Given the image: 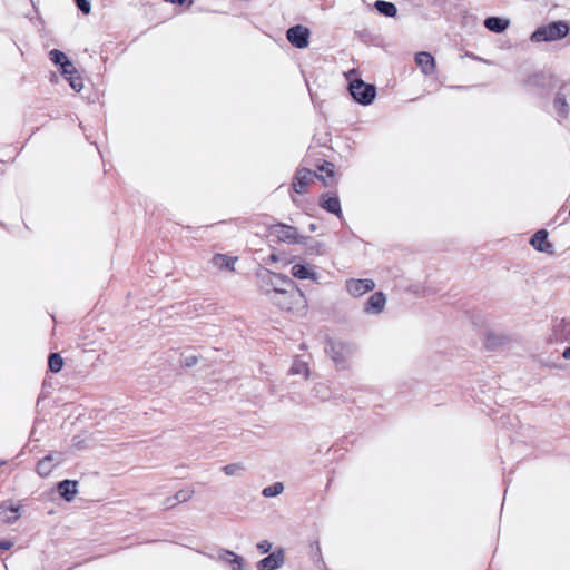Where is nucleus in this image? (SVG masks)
Returning a JSON list of instances; mask_svg holds the SVG:
<instances>
[{"mask_svg": "<svg viewBox=\"0 0 570 570\" xmlns=\"http://www.w3.org/2000/svg\"><path fill=\"white\" fill-rule=\"evenodd\" d=\"M325 352L330 355L337 371H345L350 368V360L355 354L356 346L351 342L328 338Z\"/></svg>", "mask_w": 570, "mask_h": 570, "instance_id": "1", "label": "nucleus"}, {"mask_svg": "<svg viewBox=\"0 0 570 570\" xmlns=\"http://www.w3.org/2000/svg\"><path fill=\"white\" fill-rule=\"evenodd\" d=\"M569 29V24L566 21H553L537 28L532 32L530 40L532 42H551L561 40L567 37Z\"/></svg>", "mask_w": 570, "mask_h": 570, "instance_id": "2", "label": "nucleus"}, {"mask_svg": "<svg viewBox=\"0 0 570 570\" xmlns=\"http://www.w3.org/2000/svg\"><path fill=\"white\" fill-rule=\"evenodd\" d=\"M348 90L354 100L363 106L371 105L376 96V87L365 83L360 78L350 80Z\"/></svg>", "mask_w": 570, "mask_h": 570, "instance_id": "3", "label": "nucleus"}, {"mask_svg": "<svg viewBox=\"0 0 570 570\" xmlns=\"http://www.w3.org/2000/svg\"><path fill=\"white\" fill-rule=\"evenodd\" d=\"M259 277L266 284L273 287V292L279 296L287 295V288L293 289L295 287V283L286 275L271 272L269 269H264Z\"/></svg>", "mask_w": 570, "mask_h": 570, "instance_id": "4", "label": "nucleus"}, {"mask_svg": "<svg viewBox=\"0 0 570 570\" xmlns=\"http://www.w3.org/2000/svg\"><path fill=\"white\" fill-rule=\"evenodd\" d=\"M549 344L552 343H570V320L553 318L551 321L550 334L547 338Z\"/></svg>", "mask_w": 570, "mask_h": 570, "instance_id": "5", "label": "nucleus"}, {"mask_svg": "<svg viewBox=\"0 0 570 570\" xmlns=\"http://www.w3.org/2000/svg\"><path fill=\"white\" fill-rule=\"evenodd\" d=\"M569 95L570 85L562 83L553 97L552 106L559 121H563L569 118L570 106L567 100Z\"/></svg>", "mask_w": 570, "mask_h": 570, "instance_id": "6", "label": "nucleus"}, {"mask_svg": "<svg viewBox=\"0 0 570 570\" xmlns=\"http://www.w3.org/2000/svg\"><path fill=\"white\" fill-rule=\"evenodd\" d=\"M375 288V282L371 278H348L345 281V289L354 298L361 297Z\"/></svg>", "mask_w": 570, "mask_h": 570, "instance_id": "7", "label": "nucleus"}, {"mask_svg": "<svg viewBox=\"0 0 570 570\" xmlns=\"http://www.w3.org/2000/svg\"><path fill=\"white\" fill-rule=\"evenodd\" d=\"M309 35H311L309 29L302 24L291 27L286 31L287 40L289 41V43L293 47H295L297 49H304L308 46Z\"/></svg>", "mask_w": 570, "mask_h": 570, "instance_id": "8", "label": "nucleus"}, {"mask_svg": "<svg viewBox=\"0 0 570 570\" xmlns=\"http://www.w3.org/2000/svg\"><path fill=\"white\" fill-rule=\"evenodd\" d=\"M272 233L281 242L287 244H299L303 243L302 236L298 235L297 228L286 224H275L272 226Z\"/></svg>", "mask_w": 570, "mask_h": 570, "instance_id": "9", "label": "nucleus"}, {"mask_svg": "<svg viewBox=\"0 0 570 570\" xmlns=\"http://www.w3.org/2000/svg\"><path fill=\"white\" fill-rule=\"evenodd\" d=\"M62 461H63L62 453H50V454L46 455L45 458H42L37 463L36 471L40 476L46 478L52 472V470L56 466L60 465L62 463Z\"/></svg>", "mask_w": 570, "mask_h": 570, "instance_id": "10", "label": "nucleus"}, {"mask_svg": "<svg viewBox=\"0 0 570 570\" xmlns=\"http://www.w3.org/2000/svg\"><path fill=\"white\" fill-rule=\"evenodd\" d=\"M312 177H316L324 181V184L327 186L324 177L322 175L313 174L307 168H301L296 171L293 180V189L297 194H303L305 191L306 186L311 181Z\"/></svg>", "mask_w": 570, "mask_h": 570, "instance_id": "11", "label": "nucleus"}, {"mask_svg": "<svg viewBox=\"0 0 570 570\" xmlns=\"http://www.w3.org/2000/svg\"><path fill=\"white\" fill-rule=\"evenodd\" d=\"M385 305V294L383 292H375L365 302L363 312L367 315H379L384 311Z\"/></svg>", "mask_w": 570, "mask_h": 570, "instance_id": "12", "label": "nucleus"}, {"mask_svg": "<svg viewBox=\"0 0 570 570\" xmlns=\"http://www.w3.org/2000/svg\"><path fill=\"white\" fill-rule=\"evenodd\" d=\"M285 562L284 552L282 549H276L267 557L263 558L257 562L258 570H276L281 568Z\"/></svg>", "mask_w": 570, "mask_h": 570, "instance_id": "13", "label": "nucleus"}, {"mask_svg": "<svg viewBox=\"0 0 570 570\" xmlns=\"http://www.w3.org/2000/svg\"><path fill=\"white\" fill-rule=\"evenodd\" d=\"M320 206L338 218L342 217L341 202L336 195L330 193L323 194L320 197Z\"/></svg>", "mask_w": 570, "mask_h": 570, "instance_id": "14", "label": "nucleus"}, {"mask_svg": "<svg viewBox=\"0 0 570 570\" xmlns=\"http://www.w3.org/2000/svg\"><path fill=\"white\" fill-rule=\"evenodd\" d=\"M415 63L421 69V71L426 76L432 75L435 70V60L430 52H417L415 55Z\"/></svg>", "mask_w": 570, "mask_h": 570, "instance_id": "15", "label": "nucleus"}, {"mask_svg": "<svg viewBox=\"0 0 570 570\" xmlns=\"http://www.w3.org/2000/svg\"><path fill=\"white\" fill-rule=\"evenodd\" d=\"M530 244L542 253H551L553 248L552 244L548 242V232L546 229L535 232L531 237Z\"/></svg>", "mask_w": 570, "mask_h": 570, "instance_id": "16", "label": "nucleus"}, {"mask_svg": "<svg viewBox=\"0 0 570 570\" xmlns=\"http://www.w3.org/2000/svg\"><path fill=\"white\" fill-rule=\"evenodd\" d=\"M49 57L55 65L60 66L61 75H69L70 70H73V63L62 51L52 49L49 52Z\"/></svg>", "mask_w": 570, "mask_h": 570, "instance_id": "17", "label": "nucleus"}, {"mask_svg": "<svg viewBox=\"0 0 570 570\" xmlns=\"http://www.w3.org/2000/svg\"><path fill=\"white\" fill-rule=\"evenodd\" d=\"M78 482L75 480H63L57 484V490L61 498H63L67 502H71L78 492Z\"/></svg>", "mask_w": 570, "mask_h": 570, "instance_id": "18", "label": "nucleus"}, {"mask_svg": "<svg viewBox=\"0 0 570 570\" xmlns=\"http://www.w3.org/2000/svg\"><path fill=\"white\" fill-rule=\"evenodd\" d=\"M218 560L234 564L233 570H245L244 559L227 549H220L218 551Z\"/></svg>", "mask_w": 570, "mask_h": 570, "instance_id": "19", "label": "nucleus"}, {"mask_svg": "<svg viewBox=\"0 0 570 570\" xmlns=\"http://www.w3.org/2000/svg\"><path fill=\"white\" fill-rule=\"evenodd\" d=\"M484 27L495 33H501L505 31L510 24L508 19H503L500 17H488L483 22Z\"/></svg>", "mask_w": 570, "mask_h": 570, "instance_id": "20", "label": "nucleus"}, {"mask_svg": "<svg viewBox=\"0 0 570 570\" xmlns=\"http://www.w3.org/2000/svg\"><path fill=\"white\" fill-rule=\"evenodd\" d=\"M303 245L305 247V253L308 255H324L325 254V245L312 237L302 236Z\"/></svg>", "mask_w": 570, "mask_h": 570, "instance_id": "21", "label": "nucleus"}, {"mask_svg": "<svg viewBox=\"0 0 570 570\" xmlns=\"http://www.w3.org/2000/svg\"><path fill=\"white\" fill-rule=\"evenodd\" d=\"M292 275L298 279H312L315 282L318 278V275L304 264H294L292 266Z\"/></svg>", "mask_w": 570, "mask_h": 570, "instance_id": "22", "label": "nucleus"}, {"mask_svg": "<svg viewBox=\"0 0 570 570\" xmlns=\"http://www.w3.org/2000/svg\"><path fill=\"white\" fill-rule=\"evenodd\" d=\"M552 79V73L539 71L528 77L525 83L532 87L544 88Z\"/></svg>", "mask_w": 570, "mask_h": 570, "instance_id": "23", "label": "nucleus"}, {"mask_svg": "<svg viewBox=\"0 0 570 570\" xmlns=\"http://www.w3.org/2000/svg\"><path fill=\"white\" fill-rule=\"evenodd\" d=\"M236 257L227 256L225 254H216L212 258V263L219 269L234 271Z\"/></svg>", "mask_w": 570, "mask_h": 570, "instance_id": "24", "label": "nucleus"}, {"mask_svg": "<svg viewBox=\"0 0 570 570\" xmlns=\"http://www.w3.org/2000/svg\"><path fill=\"white\" fill-rule=\"evenodd\" d=\"M375 10L384 17L394 18L397 14V8L393 2L385 0H376L374 2Z\"/></svg>", "mask_w": 570, "mask_h": 570, "instance_id": "25", "label": "nucleus"}, {"mask_svg": "<svg viewBox=\"0 0 570 570\" xmlns=\"http://www.w3.org/2000/svg\"><path fill=\"white\" fill-rule=\"evenodd\" d=\"M289 374L291 375H303L304 379H308L309 367H308L307 362L299 360V358H295V361L293 362V364L289 368Z\"/></svg>", "mask_w": 570, "mask_h": 570, "instance_id": "26", "label": "nucleus"}, {"mask_svg": "<svg viewBox=\"0 0 570 570\" xmlns=\"http://www.w3.org/2000/svg\"><path fill=\"white\" fill-rule=\"evenodd\" d=\"M63 78L69 82L70 87L79 92L83 88L82 78L78 75L77 69L73 67V70H70L69 75H62Z\"/></svg>", "mask_w": 570, "mask_h": 570, "instance_id": "27", "label": "nucleus"}, {"mask_svg": "<svg viewBox=\"0 0 570 570\" xmlns=\"http://www.w3.org/2000/svg\"><path fill=\"white\" fill-rule=\"evenodd\" d=\"M48 366L52 373H59L63 366V358L59 353H51L48 357Z\"/></svg>", "mask_w": 570, "mask_h": 570, "instance_id": "28", "label": "nucleus"}, {"mask_svg": "<svg viewBox=\"0 0 570 570\" xmlns=\"http://www.w3.org/2000/svg\"><path fill=\"white\" fill-rule=\"evenodd\" d=\"M284 491V484L282 482H274L273 484L263 489L262 494L265 498H273L279 495Z\"/></svg>", "mask_w": 570, "mask_h": 570, "instance_id": "29", "label": "nucleus"}, {"mask_svg": "<svg viewBox=\"0 0 570 570\" xmlns=\"http://www.w3.org/2000/svg\"><path fill=\"white\" fill-rule=\"evenodd\" d=\"M312 395L316 399L325 401L330 397L328 387L324 383H317L311 391Z\"/></svg>", "mask_w": 570, "mask_h": 570, "instance_id": "30", "label": "nucleus"}, {"mask_svg": "<svg viewBox=\"0 0 570 570\" xmlns=\"http://www.w3.org/2000/svg\"><path fill=\"white\" fill-rule=\"evenodd\" d=\"M294 295L293 294H289V289L287 288V295L286 296H281L279 299H276V298H273L274 302L282 308V309H286V311H291L292 309V305H293V298Z\"/></svg>", "mask_w": 570, "mask_h": 570, "instance_id": "31", "label": "nucleus"}, {"mask_svg": "<svg viewBox=\"0 0 570 570\" xmlns=\"http://www.w3.org/2000/svg\"><path fill=\"white\" fill-rule=\"evenodd\" d=\"M244 466L240 463H230L223 468L226 475H238L244 472Z\"/></svg>", "mask_w": 570, "mask_h": 570, "instance_id": "32", "label": "nucleus"}, {"mask_svg": "<svg viewBox=\"0 0 570 570\" xmlns=\"http://www.w3.org/2000/svg\"><path fill=\"white\" fill-rule=\"evenodd\" d=\"M193 493L194 491L190 489L179 490L178 492L175 493L174 500L178 503L186 502L191 498Z\"/></svg>", "mask_w": 570, "mask_h": 570, "instance_id": "33", "label": "nucleus"}, {"mask_svg": "<svg viewBox=\"0 0 570 570\" xmlns=\"http://www.w3.org/2000/svg\"><path fill=\"white\" fill-rule=\"evenodd\" d=\"M18 508V511L17 512H11V511H7L4 513L1 514V518H0V521L7 523V524H12L14 523L18 519H19V507Z\"/></svg>", "mask_w": 570, "mask_h": 570, "instance_id": "34", "label": "nucleus"}, {"mask_svg": "<svg viewBox=\"0 0 570 570\" xmlns=\"http://www.w3.org/2000/svg\"><path fill=\"white\" fill-rule=\"evenodd\" d=\"M77 8L83 13L89 14L91 11V6L88 0H73Z\"/></svg>", "mask_w": 570, "mask_h": 570, "instance_id": "35", "label": "nucleus"}, {"mask_svg": "<svg viewBox=\"0 0 570 570\" xmlns=\"http://www.w3.org/2000/svg\"><path fill=\"white\" fill-rule=\"evenodd\" d=\"M318 170L324 171L328 177H332L334 175V164L324 161L321 166H318Z\"/></svg>", "mask_w": 570, "mask_h": 570, "instance_id": "36", "label": "nucleus"}, {"mask_svg": "<svg viewBox=\"0 0 570 570\" xmlns=\"http://www.w3.org/2000/svg\"><path fill=\"white\" fill-rule=\"evenodd\" d=\"M198 362V357L196 355H188V356H185L184 360L181 361V364L185 366V367H193L194 365H196Z\"/></svg>", "mask_w": 570, "mask_h": 570, "instance_id": "37", "label": "nucleus"}, {"mask_svg": "<svg viewBox=\"0 0 570 570\" xmlns=\"http://www.w3.org/2000/svg\"><path fill=\"white\" fill-rule=\"evenodd\" d=\"M257 549L261 553H268L272 549V543L267 540H263L257 543Z\"/></svg>", "mask_w": 570, "mask_h": 570, "instance_id": "38", "label": "nucleus"}, {"mask_svg": "<svg viewBox=\"0 0 570 570\" xmlns=\"http://www.w3.org/2000/svg\"><path fill=\"white\" fill-rule=\"evenodd\" d=\"M13 547V542L10 540H0V549L1 550H9Z\"/></svg>", "mask_w": 570, "mask_h": 570, "instance_id": "39", "label": "nucleus"}, {"mask_svg": "<svg viewBox=\"0 0 570 570\" xmlns=\"http://www.w3.org/2000/svg\"><path fill=\"white\" fill-rule=\"evenodd\" d=\"M177 503H178V502H176V501L174 500V497H169V498H167V499L165 500L164 505H165V508H166V509H170V508L175 507Z\"/></svg>", "mask_w": 570, "mask_h": 570, "instance_id": "40", "label": "nucleus"}, {"mask_svg": "<svg viewBox=\"0 0 570 570\" xmlns=\"http://www.w3.org/2000/svg\"><path fill=\"white\" fill-rule=\"evenodd\" d=\"M164 1L171 3V4H178V6H183L186 2V0H164Z\"/></svg>", "mask_w": 570, "mask_h": 570, "instance_id": "41", "label": "nucleus"}, {"mask_svg": "<svg viewBox=\"0 0 570 570\" xmlns=\"http://www.w3.org/2000/svg\"><path fill=\"white\" fill-rule=\"evenodd\" d=\"M562 357L570 361V346L564 348Z\"/></svg>", "mask_w": 570, "mask_h": 570, "instance_id": "42", "label": "nucleus"}, {"mask_svg": "<svg viewBox=\"0 0 570 570\" xmlns=\"http://www.w3.org/2000/svg\"><path fill=\"white\" fill-rule=\"evenodd\" d=\"M308 229H309V232H316L317 230V225L312 223V224L308 225Z\"/></svg>", "mask_w": 570, "mask_h": 570, "instance_id": "43", "label": "nucleus"}, {"mask_svg": "<svg viewBox=\"0 0 570 570\" xmlns=\"http://www.w3.org/2000/svg\"><path fill=\"white\" fill-rule=\"evenodd\" d=\"M297 296H298L299 298H302V297H303V293H302V292H298V293H297Z\"/></svg>", "mask_w": 570, "mask_h": 570, "instance_id": "44", "label": "nucleus"}, {"mask_svg": "<svg viewBox=\"0 0 570 570\" xmlns=\"http://www.w3.org/2000/svg\"><path fill=\"white\" fill-rule=\"evenodd\" d=\"M272 261H275L276 259V256L275 255H272L271 256Z\"/></svg>", "mask_w": 570, "mask_h": 570, "instance_id": "45", "label": "nucleus"}, {"mask_svg": "<svg viewBox=\"0 0 570 570\" xmlns=\"http://www.w3.org/2000/svg\"><path fill=\"white\" fill-rule=\"evenodd\" d=\"M2 464V462H0V465Z\"/></svg>", "mask_w": 570, "mask_h": 570, "instance_id": "46", "label": "nucleus"}]
</instances>
